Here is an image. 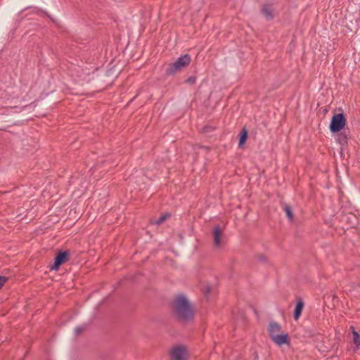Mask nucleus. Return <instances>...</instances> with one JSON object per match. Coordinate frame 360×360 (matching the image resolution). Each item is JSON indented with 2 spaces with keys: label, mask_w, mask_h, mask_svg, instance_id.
<instances>
[{
  "label": "nucleus",
  "mask_w": 360,
  "mask_h": 360,
  "mask_svg": "<svg viewBox=\"0 0 360 360\" xmlns=\"http://www.w3.org/2000/svg\"><path fill=\"white\" fill-rule=\"evenodd\" d=\"M259 260H260V261H265L266 257H265V256H264V255H260V256L259 257Z\"/></svg>",
  "instance_id": "21"
},
{
  "label": "nucleus",
  "mask_w": 360,
  "mask_h": 360,
  "mask_svg": "<svg viewBox=\"0 0 360 360\" xmlns=\"http://www.w3.org/2000/svg\"><path fill=\"white\" fill-rule=\"evenodd\" d=\"M170 217V214H168V213H166L165 214H163L162 216H161L159 219H158L155 221V224H158V225H160L162 223H163L167 218H169Z\"/></svg>",
  "instance_id": "17"
},
{
  "label": "nucleus",
  "mask_w": 360,
  "mask_h": 360,
  "mask_svg": "<svg viewBox=\"0 0 360 360\" xmlns=\"http://www.w3.org/2000/svg\"><path fill=\"white\" fill-rule=\"evenodd\" d=\"M346 118L344 114L334 115L330 124V130L333 133L340 131L346 124Z\"/></svg>",
  "instance_id": "3"
},
{
  "label": "nucleus",
  "mask_w": 360,
  "mask_h": 360,
  "mask_svg": "<svg viewBox=\"0 0 360 360\" xmlns=\"http://www.w3.org/2000/svg\"><path fill=\"white\" fill-rule=\"evenodd\" d=\"M89 326L88 323H84L79 326H77L74 329V335L76 338L80 337L84 335L86 332L89 330Z\"/></svg>",
  "instance_id": "12"
},
{
  "label": "nucleus",
  "mask_w": 360,
  "mask_h": 360,
  "mask_svg": "<svg viewBox=\"0 0 360 360\" xmlns=\"http://www.w3.org/2000/svg\"><path fill=\"white\" fill-rule=\"evenodd\" d=\"M171 308L172 313L177 321L188 323L193 320L194 307L185 295H177L171 304Z\"/></svg>",
  "instance_id": "1"
},
{
  "label": "nucleus",
  "mask_w": 360,
  "mask_h": 360,
  "mask_svg": "<svg viewBox=\"0 0 360 360\" xmlns=\"http://www.w3.org/2000/svg\"><path fill=\"white\" fill-rule=\"evenodd\" d=\"M349 139V131L343 129L338 135L337 141L343 147L347 145Z\"/></svg>",
  "instance_id": "11"
},
{
  "label": "nucleus",
  "mask_w": 360,
  "mask_h": 360,
  "mask_svg": "<svg viewBox=\"0 0 360 360\" xmlns=\"http://www.w3.org/2000/svg\"><path fill=\"white\" fill-rule=\"evenodd\" d=\"M284 210L289 220L292 221L293 220L294 216L290 206L288 205H285Z\"/></svg>",
  "instance_id": "14"
},
{
  "label": "nucleus",
  "mask_w": 360,
  "mask_h": 360,
  "mask_svg": "<svg viewBox=\"0 0 360 360\" xmlns=\"http://www.w3.org/2000/svg\"><path fill=\"white\" fill-rule=\"evenodd\" d=\"M221 235L222 231L220 229L219 226H215L213 230V237L214 245L217 248H220L223 244L221 241Z\"/></svg>",
  "instance_id": "9"
},
{
  "label": "nucleus",
  "mask_w": 360,
  "mask_h": 360,
  "mask_svg": "<svg viewBox=\"0 0 360 360\" xmlns=\"http://www.w3.org/2000/svg\"><path fill=\"white\" fill-rule=\"evenodd\" d=\"M210 292V288L209 286H206L204 289V294L207 297Z\"/></svg>",
  "instance_id": "20"
},
{
  "label": "nucleus",
  "mask_w": 360,
  "mask_h": 360,
  "mask_svg": "<svg viewBox=\"0 0 360 360\" xmlns=\"http://www.w3.org/2000/svg\"><path fill=\"white\" fill-rule=\"evenodd\" d=\"M170 360H187V349L184 345H176L169 352Z\"/></svg>",
  "instance_id": "4"
},
{
  "label": "nucleus",
  "mask_w": 360,
  "mask_h": 360,
  "mask_svg": "<svg viewBox=\"0 0 360 360\" xmlns=\"http://www.w3.org/2000/svg\"><path fill=\"white\" fill-rule=\"evenodd\" d=\"M248 130L246 129H243L240 133L239 143H238L239 147H241L245 143V141L248 139Z\"/></svg>",
  "instance_id": "13"
},
{
  "label": "nucleus",
  "mask_w": 360,
  "mask_h": 360,
  "mask_svg": "<svg viewBox=\"0 0 360 360\" xmlns=\"http://www.w3.org/2000/svg\"><path fill=\"white\" fill-rule=\"evenodd\" d=\"M7 278L5 276H0V288L4 285L6 282Z\"/></svg>",
  "instance_id": "19"
},
{
  "label": "nucleus",
  "mask_w": 360,
  "mask_h": 360,
  "mask_svg": "<svg viewBox=\"0 0 360 360\" xmlns=\"http://www.w3.org/2000/svg\"><path fill=\"white\" fill-rule=\"evenodd\" d=\"M271 340L278 346H281L283 345H290V342L289 335L287 333L274 336V338Z\"/></svg>",
  "instance_id": "7"
},
{
  "label": "nucleus",
  "mask_w": 360,
  "mask_h": 360,
  "mask_svg": "<svg viewBox=\"0 0 360 360\" xmlns=\"http://www.w3.org/2000/svg\"><path fill=\"white\" fill-rule=\"evenodd\" d=\"M304 304L302 299L298 298L297 300V304H296L295 309L294 313H293V317H294L295 320L297 321L300 317L302 311L304 309Z\"/></svg>",
  "instance_id": "10"
},
{
  "label": "nucleus",
  "mask_w": 360,
  "mask_h": 360,
  "mask_svg": "<svg viewBox=\"0 0 360 360\" xmlns=\"http://www.w3.org/2000/svg\"><path fill=\"white\" fill-rule=\"evenodd\" d=\"M195 80L196 77L195 76H191L186 80V82L189 84H194L195 82Z\"/></svg>",
  "instance_id": "18"
},
{
  "label": "nucleus",
  "mask_w": 360,
  "mask_h": 360,
  "mask_svg": "<svg viewBox=\"0 0 360 360\" xmlns=\"http://www.w3.org/2000/svg\"><path fill=\"white\" fill-rule=\"evenodd\" d=\"M215 129V127H212V126H210V125H206V126H204L200 131L201 133L202 134H210V132H212Z\"/></svg>",
  "instance_id": "15"
},
{
  "label": "nucleus",
  "mask_w": 360,
  "mask_h": 360,
  "mask_svg": "<svg viewBox=\"0 0 360 360\" xmlns=\"http://www.w3.org/2000/svg\"><path fill=\"white\" fill-rule=\"evenodd\" d=\"M261 13L267 20H271L274 18V9L271 4H264L261 9Z\"/></svg>",
  "instance_id": "8"
},
{
  "label": "nucleus",
  "mask_w": 360,
  "mask_h": 360,
  "mask_svg": "<svg viewBox=\"0 0 360 360\" xmlns=\"http://www.w3.org/2000/svg\"><path fill=\"white\" fill-rule=\"evenodd\" d=\"M191 61V58L189 54L181 56L175 62L168 65L165 70V74L168 76L173 75L176 72L188 66Z\"/></svg>",
  "instance_id": "2"
},
{
  "label": "nucleus",
  "mask_w": 360,
  "mask_h": 360,
  "mask_svg": "<svg viewBox=\"0 0 360 360\" xmlns=\"http://www.w3.org/2000/svg\"><path fill=\"white\" fill-rule=\"evenodd\" d=\"M281 329V326L279 323L275 321H271L268 328V332L271 340L274 338V336L279 335Z\"/></svg>",
  "instance_id": "6"
},
{
  "label": "nucleus",
  "mask_w": 360,
  "mask_h": 360,
  "mask_svg": "<svg viewBox=\"0 0 360 360\" xmlns=\"http://www.w3.org/2000/svg\"><path fill=\"white\" fill-rule=\"evenodd\" d=\"M352 329H354V327H352ZM352 334H353V340H354V344L359 347L360 345V335L359 334L355 331L354 330H353V332H352Z\"/></svg>",
  "instance_id": "16"
},
{
  "label": "nucleus",
  "mask_w": 360,
  "mask_h": 360,
  "mask_svg": "<svg viewBox=\"0 0 360 360\" xmlns=\"http://www.w3.org/2000/svg\"><path fill=\"white\" fill-rule=\"evenodd\" d=\"M68 257L67 252H60L55 258L54 264L51 266V270H57L59 266L64 263Z\"/></svg>",
  "instance_id": "5"
}]
</instances>
